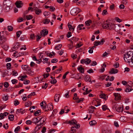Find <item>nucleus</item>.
I'll use <instances>...</instances> for the list:
<instances>
[{
	"label": "nucleus",
	"instance_id": "f257e3e1",
	"mask_svg": "<svg viewBox=\"0 0 133 133\" xmlns=\"http://www.w3.org/2000/svg\"><path fill=\"white\" fill-rule=\"evenodd\" d=\"M132 52H127L124 55V59L125 62L129 63V65L133 67V55Z\"/></svg>",
	"mask_w": 133,
	"mask_h": 133
},
{
	"label": "nucleus",
	"instance_id": "f03ea898",
	"mask_svg": "<svg viewBox=\"0 0 133 133\" xmlns=\"http://www.w3.org/2000/svg\"><path fill=\"white\" fill-rule=\"evenodd\" d=\"M102 27L104 29L113 30L115 27V24L111 22L107 21L102 25Z\"/></svg>",
	"mask_w": 133,
	"mask_h": 133
},
{
	"label": "nucleus",
	"instance_id": "7ed1b4c3",
	"mask_svg": "<svg viewBox=\"0 0 133 133\" xmlns=\"http://www.w3.org/2000/svg\"><path fill=\"white\" fill-rule=\"evenodd\" d=\"M113 107L118 112H122L123 110V107L122 106L119 105L116 103H113Z\"/></svg>",
	"mask_w": 133,
	"mask_h": 133
},
{
	"label": "nucleus",
	"instance_id": "20e7f679",
	"mask_svg": "<svg viewBox=\"0 0 133 133\" xmlns=\"http://www.w3.org/2000/svg\"><path fill=\"white\" fill-rule=\"evenodd\" d=\"M43 108L45 111L51 110L53 109V107L51 103H49L47 105L43 107Z\"/></svg>",
	"mask_w": 133,
	"mask_h": 133
},
{
	"label": "nucleus",
	"instance_id": "39448f33",
	"mask_svg": "<svg viewBox=\"0 0 133 133\" xmlns=\"http://www.w3.org/2000/svg\"><path fill=\"white\" fill-rule=\"evenodd\" d=\"M12 4V2L11 1L9 0H6L4 1L3 6L11 7V5Z\"/></svg>",
	"mask_w": 133,
	"mask_h": 133
},
{
	"label": "nucleus",
	"instance_id": "423d86ee",
	"mask_svg": "<svg viewBox=\"0 0 133 133\" xmlns=\"http://www.w3.org/2000/svg\"><path fill=\"white\" fill-rule=\"evenodd\" d=\"M79 9L78 8H76L72 9L70 11V13L73 16L75 15L78 13V12H77V11ZM81 11V10H80V11H79L78 12H80Z\"/></svg>",
	"mask_w": 133,
	"mask_h": 133
},
{
	"label": "nucleus",
	"instance_id": "0eeeda50",
	"mask_svg": "<svg viewBox=\"0 0 133 133\" xmlns=\"http://www.w3.org/2000/svg\"><path fill=\"white\" fill-rule=\"evenodd\" d=\"M105 41L104 39H102L100 41H95L94 43V45L97 46L99 45H102Z\"/></svg>",
	"mask_w": 133,
	"mask_h": 133
},
{
	"label": "nucleus",
	"instance_id": "6e6552de",
	"mask_svg": "<svg viewBox=\"0 0 133 133\" xmlns=\"http://www.w3.org/2000/svg\"><path fill=\"white\" fill-rule=\"evenodd\" d=\"M80 124H78L76 125H73L71 128V131L72 132L71 133H75V132L76 131V128L78 129L80 127Z\"/></svg>",
	"mask_w": 133,
	"mask_h": 133
},
{
	"label": "nucleus",
	"instance_id": "1a4fd4ad",
	"mask_svg": "<svg viewBox=\"0 0 133 133\" xmlns=\"http://www.w3.org/2000/svg\"><path fill=\"white\" fill-rule=\"evenodd\" d=\"M39 117V121L40 122V124H42L46 119V118L45 116H43L42 117L41 116H40Z\"/></svg>",
	"mask_w": 133,
	"mask_h": 133
},
{
	"label": "nucleus",
	"instance_id": "9d476101",
	"mask_svg": "<svg viewBox=\"0 0 133 133\" xmlns=\"http://www.w3.org/2000/svg\"><path fill=\"white\" fill-rule=\"evenodd\" d=\"M11 7L8 6H3V10L5 12H8L11 9Z\"/></svg>",
	"mask_w": 133,
	"mask_h": 133
},
{
	"label": "nucleus",
	"instance_id": "9b49d317",
	"mask_svg": "<svg viewBox=\"0 0 133 133\" xmlns=\"http://www.w3.org/2000/svg\"><path fill=\"white\" fill-rule=\"evenodd\" d=\"M118 71L117 69L113 68L111 69L109 72L111 74H113L117 73Z\"/></svg>",
	"mask_w": 133,
	"mask_h": 133
},
{
	"label": "nucleus",
	"instance_id": "f8f14e48",
	"mask_svg": "<svg viewBox=\"0 0 133 133\" xmlns=\"http://www.w3.org/2000/svg\"><path fill=\"white\" fill-rule=\"evenodd\" d=\"M16 6L18 8H21L23 5V4L22 2L20 1H18L16 2Z\"/></svg>",
	"mask_w": 133,
	"mask_h": 133
},
{
	"label": "nucleus",
	"instance_id": "ddd939ff",
	"mask_svg": "<svg viewBox=\"0 0 133 133\" xmlns=\"http://www.w3.org/2000/svg\"><path fill=\"white\" fill-rule=\"evenodd\" d=\"M114 95L115 96V99L116 100H118L121 98V96L119 94L115 93Z\"/></svg>",
	"mask_w": 133,
	"mask_h": 133
},
{
	"label": "nucleus",
	"instance_id": "4468645a",
	"mask_svg": "<svg viewBox=\"0 0 133 133\" xmlns=\"http://www.w3.org/2000/svg\"><path fill=\"white\" fill-rule=\"evenodd\" d=\"M48 33V31L46 30H42L41 32V34L42 36H45L47 35Z\"/></svg>",
	"mask_w": 133,
	"mask_h": 133
},
{
	"label": "nucleus",
	"instance_id": "2eb2a0df",
	"mask_svg": "<svg viewBox=\"0 0 133 133\" xmlns=\"http://www.w3.org/2000/svg\"><path fill=\"white\" fill-rule=\"evenodd\" d=\"M39 117L33 118L32 119V123L36 124L38 123L39 122Z\"/></svg>",
	"mask_w": 133,
	"mask_h": 133
},
{
	"label": "nucleus",
	"instance_id": "dca6fc26",
	"mask_svg": "<svg viewBox=\"0 0 133 133\" xmlns=\"http://www.w3.org/2000/svg\"><path fill=\"white\" fill-rule=\"evenodd\" d=\"M84 79L86 82H89L91 83H92V82L91 81V79L89 76L86 75L84 77Z\"/></svg>",
	"mask_w": 133,
	"mask_h": 133
},
{
	"label": "nucleus",
	"instance_id": "f3484780",
	"mask_svg": "<svg viewBox=\"0 0 133 133\" xmlns=\"http://www.w3.org/2000/svg\"><path fill=\"white\" fill-rule=\"evenodd\" d=\"M77 69L79 71V72L83 74L84 73V69L83 68L82 65H80L77 68Z\"/></svg>",
	"mask_w": 133,
	"mask_h": 133
},
{
	"label": "nucleus",
	"instance_id": "a211bd4d",
	"mask_svg": "<svg viewBox=\"0 0 133 133\" xmlns=\"http://www.w3.org/2000/svg\"><path fill=\"white\" fill-rule=\"evenodd\" d=\"M8 113L7 112H4V113H1L0 114V119H3L4 118V116L8 115Z\"/></svg>",
	"mask_w": 133,
	"mask_h": 133
},
{
	"label": "nucleus",
	"instance_id": "6ab92c4d",
	"mask_svg": "<svg viewBox=\"0 0 133 133\" xmlns=\"http://www.w3.org/2000/svg\"><path fill=\"white\" fill-rule=\"evenodd\" d=\"M60 95L59 94H56L54 97V101L56 102H58L59 101Z\"/></svg>",
	"mask_w": 133,
	"mask_h": 133
},
{
	"label": "nucleus",
	"instance_id": "aec40b11",
	"mask_svg": "<svg viewBox=\"0 0 133 133\" xmlns=\"http://www.w3.org/2000/svg\"><path fill=\"white\" fill-rule=\"evenodd\" d=\"M1 32H0V40L2 41V43L6 40V38L3 35H1Z\"/></svg>",
	"mask_w": 133,
	"mask_h": 133
},
{
	"label": "nucleus",
	"instance_id": "412c9836",
	"mask_svg": "<svg viewBox=\"0 0 133 133\" xmlns=\"http://www.w3.org/2000/svg\"><path fill=\"white\" fill-rule=\"evenodd\" d=\"M16 114H18L20 113L22 114H23L24 113L25 111L24 110L22 109H17L16 110Z\"/></svg>",
	"mask_w": 133,
	"mask_h": 133
},
{
	"label": "nucleus",
	"instance_id": "4be33fe9",
	"mask_svg": "<svg viewBox=\"0 0 133 133\" xmlns=\"http://www.w3.org/2000/svg\"><path fill=\"white\" fill-rule=\"evenodd\" d=\"M77 122L76 121L75 119H72L71 121H68V123L71 124L72 125L76 124V125H77L78 124H77Z\"/></svg>",
	"mask_w": 133,
	"mask_h": 133
},
{
	"label": "nucleus",
	"instance_id": "5701e85b",
	"mask_svg": "<svg viewBox=\"0 0 133 133\" xmlns=\"http://www.w3.org/2000/svg\"><path fill=\"white\" fill-rule=\"evenodd\" d=\"M35 13L37 15H39L42 13V11L40 9H38L37 8L35 9Z\"/></svg>",
	"mask_w": 133,
	"mask_h": 133
},
{
	"label": "nucleus",
	"instance_id": "b1692460",
	"mask_svg": "<svg viewBox=\"0 0 133 133\" xmlns=\"http://www.w3.org/2000/svg\"><path fill=\"white\" fill-rule=\"evenodd\" d=\"M68 25L69 30L71 31L72 30V31L74 30L75 27L74 26H72L71 25L69 24V23H68Z\"/></svg>",
	"mask_w": 133,
	"mask_h": 133
},
{
	"label": "nucleus",
	"instance_id": "393cba45",
	"mask_svg": "<svg viewBox=\"0 0 133 133\" xmlns=\"http://www.w3.org/2000/svg\"><path fill=\"white\" fill-rule=\"evenodd\" d=\"M114 29L115 30L116 32H118L120 31V29L118 25H116L115 24V27Z\"/></svg>",
	"mask_w": 133,
	"mask_h": 133
},
{
	"label": "nucleus",
	"instance_id": "a878e982",
	"mask_svg": "<svg viewBox=\"0 0 133 133\" xmlns=\"http://www.w3.org/2000/svg\"><path fill=\"white\" fill-rule=\"evenodd\" d=\"M124 133H133V131L129 129H126L124 130Z\"/></svg>",
	"mask_w": 133,
	"mask_h": 133
},
{
	"label": "nucleus",
	"instance_id": "bb28decb",
	"mask_svg": "<svg viewBox=\"0 0 133 133\" xmlns=\"http://www.w3.org/2000/svg\"><path fill=\"white\" fill-rule=\"evenodd\" d=\"M27 77V76L26 75L23 76L21 77H19L18 78V79L19 80L23 81L25 79L26 77Z\"/></svg>",
	"mask_w": 133,
	"mask_h": 133
},
{
	"label": "nucleus",
	"instance_id": "cd10ccee",
	"mask_svg": "<svg viewBox=\"0 0 133 133\" xmlns=\"http://www.w3.org/2000/svg\"><path fill=\"white\" fill-rule=\"evenodd\" d=\"M24 17H26V19L27 20H29L33 18L32 16L30 15L24 16Z\"/></svg>",
	"mask_w": 133,
	"mask_h": 133
},
{
	"label": "nucleus",
	"instance_id": "c85d7f7f",
	"mask_svg": "<svg viewBox=\"0 0 133 133\" xmlns=\"http://www.w3.org/2000/svg\"><path fill=\"white\" fill-rule=\"evenodd\" d=\"M41 111L40 110H38L34 113V115L35 116H38L41 115Z\"/></svg>",
	"mask_w": 133,
	"mask_h": 133
},
{
	"label": "nucleus",
	"instance_id": "c756f323",
	"mask_svg": "<svg viewBox=\"0 0 133 133\" xmlns=\"http://www.w3.org/2000/svg\"><path fill=\"white\" fill-rule=\"evenodd\" d=\"M28 74L30 75H32L34 74V72L33 71H31L30 69H28Z\"/></svg>",
	"mask_w": 133,
	"mask_h": 133
},
{
	"label": "nucleus",
	"instance_id": "7c9ffc66",
	"mask_svg": "<svg viewBox=\"0 0 133 133\" xmlns=\"http://www.w3.org/2000/svg\"><path fill=\"white\" fill-rule=\"evenodd\" d=\"M111 130L110 129H107L102 131V133H111Z\"/></svg>",
	"mask_w": 133,
	"mask_h": 133
},
{
	"label": "nucleus",
	"instance_id": "2f4dec72",
	"mask_svg": "<svg viewBox=\"0 0 133 133\" xmlns=\"http://www.w3.org/2000/svg\"><path fill=\"white\" fill-rule=\"evenodd\" d=\"M62 46V44H58L55 47V48L57 50H59L61 48Z\"/></svg>",
	"mask_w": 133,
	"mask_h": 133
},
{
	"label": "nucleus",
	"instance_id": "473e14b6",
	"mask_svg": "<svg viewBox=\"0 0 133 133\" xmlns=\"http://www.w3.org/2000/svg\"><path fill=\"white\" fill-rule=\"evenodd\" d=\"M91 23V20L87 21L85 22V24L87 26H89Z\"/></svg>",
	"mask_w": 133,
	"mask_h": 133
},
{
	"label": "nucleus",
	"instance_id": "72a5a7b5",
	"mask_svg": "<svg viewBox=\"0 0 133 133\" xmlns=\"http://www.w3.org/2000/svg\"><path fill=\"white\" fill-rule=\"evenodd\" d=\"M84 26V25L82 24H79L77 27V29L78 30H81L82 29V27H83Z\"/></svg>",
	"mask_w": 133,
	"mask_h": 133
},
{
	"label": "nucleus",
	"instance_id": "f704fd0d",
	"mask_svg": "<svg viewBox=\"0 0 133 133\" xmlns=\"http://www.w3.org/2000/svg\"><path fill=\"white\" fill-rule=\"evenodd\" d=\"M91 62V60L88 58L85 59V63L86 64H89Z\"/></svg>",
	"mask_w": 133,
	"mask_h": 133
},
{
	"label": "nucleus",
	"instance_id": "c9c22d12",
	"mask_svg": "<svg viewBox=\"0 0 133 133\" xmlns=\"http://www.w3.org/2000/svg\"><path fill=\"white\" fill-rule=\"evenodd\" d=\"M50 22V20L49 19H46L43 21V23L45 24H47Z\"/></svg>",
	"mask_w": 133,
	"mask_h": 133
},
{
	"label": "nucleus",
	"instance_id": "e433bc0d",
	"mask_svg": "<svg viewBox=\"0 0 133 133\" xmlns=\"http://www.w3.org/2000/svg\"><path fill=\"white\" fill-rule=\"evenodd\" d=\"M31 104V102L30 101H29L25 103V105L26 107H28L30 106Z\"/></svg>",
	"mask_w": 133,
	"mask_h": 133
},
{
	"label": "nucleus",
	"instance_id": "4c0bfd02",
	"mask_svg": "<svg viewBox=\"0 0 133 133\" xmlns=\"http://www.w3.org/2000/svg\"><path fill=\"white\" fill-rule=\"evenodd\" d=\"M41 106L42 107V108H43V107L44 106H45L46 105V103L45 102V101H43L40 103Z\"/></svg>",
	"mask_w": 133,
	"mask_h": 133
},
{
	"label": "nucleus",
	"instance_id": "58836bf2",
	"mask_svg": "<svg viewBox=\"0 0 133 133\" xmlns=\"http://www.w3.org/2000/svg\"><path fill=\"white\" fill-rule=\"evenodd\" d=\"M96 123V121L94 120L91 121L89 122L90 125L92 126L94 125Z\"/></svg>",
	"mask_w": 133,
	"mask_h": 133
},
{
	"label": "nucleus",
	"instance_id": "ea45409f",
	"mask_svg": "<svg viewBox=\"0 0 133 133\" xmlns=\"http://www.w3.org/2000/svg\"><path fill=\"white\" fill-rule=\"evenodd\" d=\"M3 100L4 101H6L8 99V96L7 95L6 96H3L2 98Z\"/></svg>",
	"mask_w": 133,
	"mask_h": 133
},
{
	"label": "nucleus",
	"instance_id": "a19ab883",
	"mask_svg": "<svg viewBox=\"0 0 133 133\" xmlns=\"http://www.w3.org/2000/svg\"><path fill=\"white\" fill-rule=\"evenodd\" d=\"M14 116L13 115H11L8 117V119L10 121H12L14 119Z\"/></svg>",
	"mask_w": 133,
	"mask_h": 133
},
{
	"label": "nucleus",
	"instance_id": "79ce46f5",
	"mask_svg": "<svg viewBox=\"0 0 133 133\" xmlns=\"http://www.w3.org/2000/svg\"><path fill=\"white\" fill-rule=\"evenodd\" d=\"M55 52H52L50 53V54L49 55V56L50 57H54L55 55Z\"/></svg>",
	"mask_w": 133,
	"mask_h": 133
},
{
	"label": "nucleus",
	"instance_id": "37998d69",
	"mask_svg": "<svg viewBox=\"0 0 133 133\" xmlns=\"http://www.w3.org/2000/svg\"><path fill=\"white\" fill-rule=\"evenodd\" d=\"M6 66L7 69H10L11 68V65L10 63H7L6 64Z\"/></svg>",
	"mask_w": 133,
	"mask_h": 133
},
{
	"label": "nucleus",
	"instance_id": "c03bdc74",
	"mask_svg": "<svg viewBox=\"0 0 133 133\" xmlns=\"http://www.w3.org/2000/svg\"><path fill=\"white\" fill-rule=\"evenodd\" d=\"M14 105L16 106L19 104V102L17 99H15L14 101Z\"/></svg>",
	"mask_w": 133,
	"mask_h": 133
},
{
	"label": "nucleus",
	"instance_id": "a18cd8bd",
	"mask_svg": "<svg viewBox=\"0 0 133 133\" xmlns=\"http://www.w3.org/2000/svg\"><path fill=\"white\" fill-rule=\"evenodd\" d=\"M64 111L65 110L66 111L65 112V113L66 114L70 111V110L68 109V107L67 106H65L64 108Z\"/></svg>",
	"mask_w": 133,
	"mask_h": 133
},
{
	"label": "nucleus",
	"instance_id": "49530a36",
	"mask_svg": "<svg viewBox=\"0 0 133 133\" xmlns=\"http://www.w3.org/2000/svg\"><path fill=\"white\" fill-rule=\"evenodd\" d=\"M57 81L56 79H52L50 81V83L51 84H55L57 83Z\"/></svg>",
	"mask_w": 133,
	"mask_h": 133
},
{
	"label": "nucleus",
	"instance_id": "de8ad7c7",
	"mask_svg": "<svg viewBox=\"0 0 133 133\" xmlns=\"http://www.w3.org/2000/svg\"><path fill=\"white\" fill-rule=\"evenodd\" d=\"M7 28L8 31H12L13 29V28L11 26H8Z\"/></svg>",
	"mask_w": 133,
	"mask_h": 133
},
{
	"label": "nucleus",
	"instance_id": "09e8293b",
	"mask_svg": "<svg viewBox=\"0 0 133 133\" xmlns=\"http://www.w3.org/2000/svg\"><path fill=\"white\" fill-rule=\"evenodd\" d=\"M100 97L101 98L106 99V96L104 94H102L100 95Z\"/></svg>",
	"mask_w": 133,
	"mask_h": 133
},
{
	"label": "nucleus",
	"instance_id": "8fccbe9b",
	"mask_svg": "<svg viewBox=\"0 0 133 133\" xmlns=\"http://www.w3.org/2000/svg\"><path fill=\"white\" fill-rule=\"evenodd\" d=\"M74 46L73 45V43L72 42L69 45H68V48L70 49H71Z\"/></svg>",
	"mask_w": 133,
	"mask_h": 133
},
{
	"label": "nucleus",
	"instance_id": "3c124183",
	"mask_svg": "<svg viewBox=\"0 0 133 133\" xmlns=\"http://www.w3.org/2000/svg\"><path fill=\"white\" fill-rule=\"evenodd\" d=\"M108 14V12L106 10H103L102 13V15H105Z\"/></svg>",
	"mask_w": 133,
	"mask_h": 133
},
{
	"label": "nucleus",
	"instance_id": "603ef678",
	"mask_svg": "<svg viewBox=\"0 0 133 133\" xmlns=\"http://www.w3.org/2000/svg\"><path fill=\"white\" fill-rule=\"evenodd\" d=\"M111 83L110 82H107L106 84H105V86L106 87H109L111 85Z\"/></svg>",
	"mask_w": 133,
	"mask_h": 133
},
{
	"label": "nucleus",
	"instance_id": "864d4df0",
	"mask_svg": "<svg viewBox=\"0 0 133 133\" xmlns=\"http://www.w3.org/2000/svg\"><path fill=\"white\" fill-rule=\"evenodd\" d=\"M102 109L104 111H105L107 109V107L106 105H103L102 106Z\"/></svg>",
	"mask_w": 133,
	"mask_h": 133
},
{
	"label": "nucleus",
	"instance_id": "5fc2aeb1",
	"mask_svg": "<svg viewBox=\"0 0 133 133\" xmlns=\"http://www.w3.org/2000/svg\"><path fill=\"white\" fill-rule=\"evenodd\" d=\"M20 129V127L19 126L17 127L14 130V131L15 133H17L18 131Z\"/></svg>",
	"mask_w": 133,
	"mask_h": 133
},
{
	"label": "nucleus",
	"instance_id": "6e6d98bb",
	"mask_svg": "<svg viewBox=\"0 0 133 133\" xmlns=\"http://www.w3.org/2000/svg\"><path fill=\"white\" fill-rule=\"evenodd\" d=\"M12 75L14 76H16L18 75V73L17 72L15 71H12Z\"/></svg>",
	"mask_w": 133,
	"mask_h": 133
},
{
	"label": "nucleus",
	"instance_id": "4d7b16f0",
	"mask_svg": "<svg viewBox=\"0 0 133 133\" xmlns=\"http://www.w3.org/2000/svg\"><path fill=\"white\" fill-rule=\"evenodd\" d=\"M11 82L13 84H14L17 83L18 80L16 79H13L11 80Z\"/></svg>",
	"mask_w": 133,
	"mask_h": 133
},
{
	"label": "nucleus",
	"instance_id": "13d9d810",
	"mask_svg": "<svg viewBox=\"0 0 133 133\" xmlns=\"http://www.w3.org/2000/svg\"><path fill=\"white\" fill-rule=\"evenodd\" d=\"M43 54V53L42 52H40L39 53V57L40 59H41L43 57H44L43 55H42Z\"/></svg>",
	"mask_w": 133,
	"mask_h": 133
},
{
	"label": "nucleus",
	"instance_id": "bf43d9fd",
	"mask_svg": "<svg viewBox=\"0 0 133 133\" xmlns=\"http://www.w3.org/2000/svg\"><path fill=\"white\" fill-rule=\"evenodd\" d=\"M97 63L96 61H93L92 63H91L90 65L91 66H95L97 65Z\"/></svg>",
	"mask_w": 133,
	"mask_h": 133
},
{
	"label": "nucleus",
	"instance_id": "052dcab7",
	"mask_svg": "<svg viewBox=\"0 0 133 133\" xmlns=\"http://www.w3.org/2000/svg\"><path fill=\"white\" fill-rule=\"evenodd\" d=\"M4 86L6 88H8L9 86L8 83L7 82H5L4 84Z\"/></svg>",
	"mask_w": 133,
	"mask_h": 133
},
{
	"label": "nucleus",
	"instance_id": "680f3d73",
	"mask_svg": "<svg viewBox=\"0 0 133 133\" xmlns=\"http://www.w3.org/2000/svg\"><path fill=\"white\" fill-rule=\"evenodd\" d=\"M57 59L56 58H54L52 59L51 62L52 63H56L57 62Z\"/></svg>",
	"mask_w": 133,
	"mask_h": 133
},
{
	"label": "nucleus",
	"instance_id": "e2e57ef3",
	"mask_svg": "<svg viewBox=\"0 0 133 133\" xmlns=\"http://www.w3.org/2000/svg\"><path fill=\"white\" fill-rule=\"evenodd\" d=\"M62 69V68H61L59 69L58 70H56L55 71V72L56 74H58L60 73V72L61 71Z\"/></svg>",
	"mask_w": 133,
	"mask_h": 133
},
{
	"label": "nucleus",
	"instance_id": "0e129e2a",
	"mask_svg": "<svg viewBox=\"0 0 133 133\" xmlns=\"http://www.w3.org/2000/svg\"><path fill=\"white\" fill-rule=\"evenodd\" d=\"M21 32L20 31H17L16 33V35L17 37H19L21 34Z\"/></svg>",
	"mask_w": 133,
	"mask_h": 133
},
{
	"label": "nucleus",
	"instance_id": "69168bd1",
	"mask_svg": "<svg viewBox=\"0 0 133 133\" xmlns=\"http://www.w3.org/2000/svg\"><path fill=\"white\" fill-rule=\"evenodd\" d=\"M114 66L115 68H117L119 67V64L118 63H117L113 65Z\"/></svg>",
	"mask_w": 133,
	"mask_h": 133
},
{
	"label": "nucleus",
	"instance_id": "338daca9",
	"mask_svg": "<svg viewBox=\"0 0 133 133\" xmlns=\"http://www.w3.org/2000/svg\"><path fill=\"white\" fill-rule=\"evenodd\" d=\"M83 98H81L79 99L78 100L76 101V102L77 103L81 102L83 101Z\"/></svg>",
	"mask_w": 133,
	"mask_h": 133
},
{
	"label": "nucleus",
	"instance_id": "774afa93",
	"mask_svg": "<svg viewBox=\"0 0 133 133\" xmlns=\"http://www.w3.org/2000/svg\"><path fill=\"white\" fill-rule=\"evenodd\" d=\"M32 122V121L30 120L26 121V124L28 125L31 124Z\"/></svg>",
	"mask_w": 133,
	"mask_h": 133
}]
</instances>
